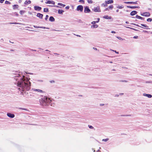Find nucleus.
<instances>
[{"mask_svg": "<svg viewBox=\"0 0 152 152\" xmlns=\"http://www.w3.org/2000/svg\"><path fill=\"white\" fill-rule=\"evenodd\" d=\"M93 10L96 12H100L101 11L99 7H94V9H93Z\"/></svg>", "mask_w": 152, "mask_h": 152, "instance_id": "obj_5", "label": "nucleus"}, {"mask_svg": "<svg viewBox=\"0 0 152 152\" xmlns=\"http://www.w3.org/2000/svg\"><path fill=\"white\" fill-rule=\"evenodd\" d=\"M83 10V6L81 5H79L78 6L77 8V10L78 11H80V12H82Z\"/></svg>", "mask_w": 152, "mask_h": 152, "instance_id": "obj_3", "label": "nucleus"}, {"mask_svg": "<svg viewBox=\"0 0 152 152\" xmlns=\"http://www.w3.org/2000/svg\"><path fill=\"white\" fill-rule=\"evenodd\" d=\"M137 1H136L135 2H133V1H128V2H125L124 3H125L126 4H137Z\"/></svg>", "mask_w": 152, "mask_h": 152, "instance_id": "obj_7", "label": "nucleus"}, {"mask_svg": "<svg viewBox=\"0 0 152 152\" xmlns=\"http://www.w3.org/2000/svg\"><path fill=\"white\" fill-rule=\"evenodd\" d=\"M100 105L101 106H104V104H100Z\"/></svg>", "mask_w": 152, "mask_h": 152, "instance_id": "obj_55", "label": "nucleus"}, {"mask_svg": "<svg viewBox=\"0 0 152 152\" xmlns=\"http://www.w3.org/2000/svg\"><path fill=\"white\" fill-rule=\"evenodd\" d=\"M33 90L34 91H37L40 92L41 93L43 92V91L42 90L40 89H33Z\"/></svg>", "mask_w": 152, "mask_h": 152, "instance_id": "obj_18", "label": "nucleus"}, {"mask_svg": "<svg viewBox=\"0 0 152 152\" xmlns=\"http://www.w3.org/2000/svg\"><path fill=\"white\" fill-rule=\"evenodd\" d=\"M50 7H56L58 8H61V7L59 6H55V5H49Z\"/></svg>", "mask_w": 152, "mask_h": 152, "instance_id": "obj_35", "label": "nucleus"}, {"mask_svg": "<svg viewBox=\"0 0 152 152\" xmlns=\"http://www.w3.org/2000/svg\"><path fill=\"white\" fill-rule=\"evenodd\" d=\"M18 5L17 4H15L13 6V9H15L16 8H18Z\"/></svg>", "mask_w": 152, "mask_h": 152, "instance_id": "obj_22", "label": "nucleus"}, {"mask_svg": "<svg viewBox=\"0 0 152 152\" xmlns=\"http://www.w3.org/2000/svg\"><path fill=\"white\" fill-rule=\"evenodd\" d=\"M141 26H144V24H141Z\"/></svg>", "mask_w": 152, "mask_h": 152, "instance_id": "obj_60", "label": "nucleus"}, {"mask_svg": "<svg viewBox=\"0 0 152 152\" xmlns=\"http://www.w3.org/2000/svg\"><path fill=\"white\" fill-rule=\"evenodd\" d=\"M126 23H127V24H128V23H129V22H128V21H126Z\"/></svg>", "mask_w": 152, "mask_h": 152, "instance_id": "obj_62", "label": "nucleus"}, {"mask_svg": "<svg viewBox=\"0 0 152 152\" xmlns=\"http://www.w3.org/2000/svg\"><path fill=\"white\" fill-rule=\"evenodd\" d=\"M118 11H119V10L118 9V10H116V12H118Z\"/></svg>", "mask_w": 152, "mask_h": 152, "instance_id": "obj_61", "label": "nucleus"}, {"mask_svg": "<svg viewBox=\"0 0 152 152\" xmlns=\"http://www.w3.org/2000/svg\"><path fill=\"white\" fill-rule=\"evenodd\" d=\"M4 1V0H0V2L1 3H2Z\"/></svg>", "mask_w": 152, "mask_h": 152, "instance_id": "obj_49", "label": "nucleus"}, {"mask_svg": "<svg viewBox=\"0 0 152 152\" xmlns=\"http://www.w3.org/2000/svg\"><path fill=\"white\" fill-rule=\"evenodd\" d=\"M141 15L145 17H149L150 16V14L149 12H145L141 14Z\"/></svg>", "mask_w": 152, "mask_h": 152, "instance_id": "obj_4", "label": "nucleus"}, {"mask_svg": "<svg viewBox=\"0 0 152 152\" xmlns=\"http://www.w3.org/2000/svg\"><path fill=\"white\" fill-rule=\"evenodd\" d=\"M5 4H10V2L9 1H5Z\"/></svg>", "mask_w": 152, "mask_h": 152, "instance_id": "obj_42", "label": "nucleus"}, {"mask_svg": "<svg viewBox=\"0 0 152 152\" xmlns=\"http://www.w3.org/2000/svg\"><path fill=\"white\" fill-rule=\"evenodd\" d=\"M40 104L43 106H47L50 105L51 106L54 107L55 105L54 102L50 98L45 96L42 99Z\"/></svg>", "mask_w": 152, "mask_h": 152, "instance_id": "obj_2", "label": "nucleus"}, {"mask_svg": "<svg viewBox=\"0 0 152 152\" xmlns=\"http://www.w3.org/2000/svg\"><path fill=\"white\" fill-rule=\"evenodd\" d=\"M88 3L92 4L93 3V1L91 0H88Z\"/></svg>", "mask_w": 152, "mask_h": 152, "instance_id": "obj_39", "label": "nucleus"}, {"mask_svg": "<svg viewBox=\"0 0 152 152\" xmlns=\"http://www.w3.org/2000/svg\"><path fill=\"white\" fill-rule=\"evenodd\" d=\"M77 37H80V35H77Z\"/></svg>", "mask_w": 152, "mask_h": 152, "instance_id": "obj_63", "label": "nucleus"}, {"mask_svg": "<svg viewBox=\"0 0 152 152\" xmlns=\"http://www.w3.org/2000/svg\"><path fill=\"white\" fill-rule=\"evenodd\" d=\"M7 115L8 116L11 118H13L15 117V115L14 114H12L10 113H7Z\"/></svg>", "mask_w": 152, "mask_h": 152, "instance_id": "obj_8", "label": "nucleus"}, {"mask_svg": "<svg viewBox=\"0 0 152 152\" xmlns=\"http://www.w3.org/2000/svg\"><path fill=\"white\" fill-rule=\"evenodd\" d=\"M88 126L90 129H93L94 128V127L88 125Z\"/></svg>", "mask_w": 152, "mask_h": 152, "instance_id": "obj_45", "label": "nucleus"}, {"mask_svg": "<svg viewBox=\"0 0 152 152\" xmlns=\"http://www.w3.org/2000/svg\"><path fill=\"white\" fill-rule=\"evenodd\" d=\"M34 27L35 28H45V27H39V26H34Z\"/></svg>", "mask_w": 152, "mask_h": 152, "instance_id": "obj_27", "label": "nucleus"}, {"mask_svg": "<svg viewBox=\"0 0 152 152\" xmlns=\"http://www.w3.org/2000/svg\"><path fill=\"white\" fill-rule=\"evenodd\" d=\"M127 7L131 9H134L135 8H139V7L138 6H127Z\"/></svg>", "mask_w": 152, "mask_h": 152, "instance_id": "obj_15", "label": "nucleus"}, {"mask_svg": "<svg viewBox=\"0 0 152 152\" xmlns=\"http://www.w3.org/2000/svg\"><path fill=\"white\" fill-rule=\"evenodd\" d=\"M138 38L137 36H135L133 37V38H134V39H136V38Z\"/></svg>", "mask_w": 152, "mask_h": 152, "instance_id": "obj_51", "label": "nucleus"}, {"mask_svg": "<svg viewBox=\"0 0 152 152\" xmlns=\"http://www.w3.org/2000/svg\"><path fill=\"white\" fill-rule=\"evenodd\" d=\"M14 74L15 75L13 76V77H20V75L19 74Z\"/></svg>", "mask_w": 152, "mask_h": 152, "instance_id": "obj_23", "label": "nucleus"}, {"mask_svg": "<svg viewBox=\"0 0 152 152\" xmlns=\"http://www.w3.org/2000/svg\"><path fill=\"white\" fill-rule=\"evenodd\" d=\"M111 33H115V32L114 31H112L111 32Z\"/></svg>", "mask_w": 152, "mask_h": 152, "instance_id": "obj_54", "label": "nucleus"}, {"mask_svg": "<svg viewBox=\"0 0 152 152\" xmlns=\"http://www.w3.org/2000/svg\"><path fill=\"white\" fill-rule=\"evenodd\" d=\"M91 12L90 10L88 7H85L84 12L85 13H89Z\"/></svg>", "mask_w": 152, "mask_h": 152, "instance_id": "obj_6", "label": "nucleus"}, {"mask_svg": "<svg viewBox=\"0 0 152 152\" xmlns=\"http://www.w3.org/2000/svg\"><path fill=\"white\" fill-rule=\"evenodd\" d=\"M37 81L38 82H43V80H38Z\"/></svg>", "mask_w": 152, "mask_h": 152, "instance_id": "obj_48", "label": "nucleus"}, {"mask_svg": "<svg viewBox=\"0 0 152 152\" xmlns=\"http://www.w3.org/2000/svg\"><path fill=\"white\" fill-rule=\"evenodd\" d=\"M102 6H103L104 7H107V4H106H106H102Z\"/></svg>", "mask_w": 152, "mask_h": 152, "instance_id": "obj_36", "label": "nucleus"}, {"mask_svg": "<svg viewBox=\"0 0 152 152\" xmlns=\"http://www.w3.org/2000/svg\"><path fill=\"white\" fill-rule=\"evenodd\" d=\"M110 50L115 52L116 53H117V54H118V52H117L116 50Z\"/></svg>", "mask_w": 152, "mask_h": 152, "instance_id": "obj_46", "label": "nucleus"}, {"mask_svg": "<svg viewBox=\"0 0 152 152\" xmlns=\"http://www.w3.org/2000/svg\"><path fill=\"white\" fill-rule=\"evenodd\" d=\"M58 5L61 6L63 7H64L65 6V5L64 4L61 3H58Z\"/></svg>", "mask_w": 152, "mask_h": 152, "instance_id": "obj_25", "label": "nucleus"}, {"mask_svg": "<svg viewBox=\"0 0 152 152\" xmlns=\"http://www.w3.org/2000/svg\"><path fill=\"white\" fill-rule=\"evenodd\" d=\"M126 28H129L131 29H132L134 31H138V30H137V29H135V28H130V27H127V26H126L125 27Z\"/></svg>", "mask_w": 152, "mask_h": 152, "instance_id": "obj_24", "label": "nucleus"}, {"mask_svg": "<svg viewBox=\"0 0 152 152\" xmlns=\"http://www.w3.org/2000/svg\"><path fill=\"white\" fill-rule=\"evenodd\" d=\"M144 27H148V26L147 25L144 24Z\"/></svg>", "mask_w": 152, "mask_h": 152, "instance_id": "obj_52", "label": "nucleus"}, {"mask_svg": "<svg viewBox=\"0 0 152 152\" xmlns=\"http://www.w3.org/2000/svg\"><path fill=\"white\" fill-rule=\"evenodd\" d=\"M44 12H48V8H44Z\"/></svg>", "mask_w": 152, "mask_h": 152, "instance_id": "obj_28", "label": "nucleus"}, {"mask_svg": "<svg viewBox=\"0 0 152 152\" xmlns=\"http://www.w3.org/2000/svg\"><path fill=\"white\" fill-rule=\"evenodd\" d=\"M49 20L51 22H53L55 21V19L53 17L51 16L49 18Z\"/></svg>", "mask_w": 152, "mask_h": 152, "instance_id": "obj_20", "label": "nucleus"}, {"mask_svg": "<svg viewBox=\"0 0 152 152\" xmlns=\"http://www.w3.org/2000/svg\"><path fill=\"white\" fill-rule=\"evenodd\" d=\"M109 140V139L107 138L105 139H102V141L104 142H106L108 141Z\"/></svg>", "mask_w": 152, "mask_h": 152, "instance_id": "obj_32", "label": "nucleus"}, {"mask_svg": "<svg viewBox=\"0 0 152 152\" xmlns=\"http://www.w3.org/2000/svg\"><path fill=\"white\" fill-rule=\"evenodd\" d=\"M116 37L118 39H120V40H125V39H123L122 38H121V37Z\"/></svg>", "mask_w": 152, "mask_h": 152, "instance_id": "obj_29", "label": "nucleus"}, {"mask_svg": "<svg viewBox=\"0 0 152 152\" xmlns=\"http://www.w3.org/2000/svg\"><path fill=\"white\" fill-rule=\"evenodd\" d=\"M54 81H52L50 82L51 83H52V82L54 83Z\"/></svg>", "mask_w": 152, "mask_h": 152, "instance_id": "obj_64", "label": "nucleus"}, {"mask_svg": "<svg viewBox=\"0 0 152 152\" xmlns=\"http://www.w3.org/2000/svg\"><path fill=\"white\" fill-rule=\"evenodd\" d=\"M98 27V26L97 25L95 24V25H92L91 26V28H97Z\"/></svg>", "mask_w": 152, "mask_h": 152, "instance_id": "obj_19", "label": "nucleus"}, {"mask_svg": "<svg viewBox=\"0 0 152 152\" xmlns=\"http://www.w3.org/2000/svg\"><path fill=\"white\" fill-rule=\"evenodd\" d=\"M136 17L137 19H140L142 20H143L144 19V18L142 17L137 15H136Z\"/></svg>", "mask_w": 152, "mask_h": 152, "instance_id": "obj_17", "label": "nucleus"}, {"mask_svg": "<svg viewBox=\"0 0 152 152\" xmlns=\"http://www.w3.org/2000/svg\"><path fill=\"white\" fill-rule=\"evenodd\" d=\"M117 7L118 9H121L123 8V7L122 6H117Z\"/></svg>", "mask_w": 152, "mask_h": 152, "instance_id": "obj_34", "label": "nucleus"}, {"mask_svg": "<svg viewBox=\"0 0 152 152\" xmlns=\"http://www.w3.org/2000/svg\"><path fill=\"white\" fill-rule=\"evenodd\" d=\"M69 6H66L65 7V9H66L68 10L69 9Z\"/></svg>", "mask_w": 152, "mask_h": 152, "instance_id": "obj_50", "label": "nucleus"}, {"mask_svg": "<svg viewBox=\"0 0 152 152\" xmlns=\"http://www.w3.org/2000/svg\"><path fill=\"white\" fill-rule=\"evenodd\" d=\"M98 23V22H96V21H94L92 22L91 23L93 24V25H95V23Z\"/></svg>", "mask_w": 152, "mask_h": 152, "instance_id": "obj_33", "label": "nucleus"}, {"mask_svg": "<svg viewBox=\"0 0 152 152\" xmlns=\"http://www.w3.org/2000/svg\"><path fill=\"white\" fill-rule=\"evenodd\" d=\"M48 15H46V17H45V20H47L48 18Z\"/></svg>", "mask_w": 152, "mask_h": 152, "instance_id": "obj_44", "label": "nucleus"}, {"mask_svg": "<svg viewBox=\"0 0 152 152\" xmlns=\"http://www.w3.org/2000/svg\"><path fill=\"white\" fill-rule=\"evenodd\" d=\"M100 20V19L99 18H97V21H96V22H98V23L99 22Z\"/></svg>", "mask_w": 152, "mask_h": 152, "instance_id": "obj_53", "label": "nucleus"}, {"mask_svg": "<svg viewBox=\"0 0 152 152\" xmlns=\"http://www.w3.org/2000/svg\"><path fill=\"white\" fill-rule=\"evenodd\" d=\"M93 49H94V50H97V48H93Z\"/></svg>", "mask_w": 152, "mask_h": 152, "instance_id": "obj_56", "label": "nucleus"}, {"mask_svg": "<svg viewBox=\"0 0 152 152\" xmlns=\"http://www.w3.org/2000/svg\"><path fill=\"white\" fill-rule=\"evenodd\" d=\"M31 51H36V50H35L31 49Z\"/></svg>", "mask_w": 152, "mask_h": 152, "instance_id": "obj_59", "label": "nucleus"}, {"mask_svg": "<svg viewBox=\"0 0 152 152\" xmlns=\"http://www.w3.org/2000/svg\"><path fill=\"white\" fill-rule=\"evenodd\" d=\"M79 2L80 3H84V0H80L79 1Z\"/></svg>", "mask_w": 152, "mask_h": 152, "instance_id": "obj_41", "label": "nucleus"}, {"mask_svg": "<svg viewBox=\"0 0 152 152\" xmlns=\"http://www.w3.org/2000/svg\"><path fill=\"white\" fill-rule=\"evenodd\" d=\"M122 82H127V81H126V80H122Z\"/></svg>", "mask_w": 152, "mask_h": 152, "instance_id": "obj_58", "label": "nucleus"}, {"mask_svg": "<svg viewBox=\"0 0 152 152\" xmlns=\"http://www.w3.org/2000/svg\"><path fill=\"white\" fill-rule=\"evenodd\" d=\"M64 12V11L62 10H58V13L59 14H61Z\"/></svg>", "mask_w": 152, "mask_h": 152, "instance_id": "obj_26", "label": "nucleus"}, {"mask_svg": "<svg viewBox=\"0 0 152 152\" xmlns=\"http://www.w3.org/2000/svg\"><path fill=\"white\" fill-rule=\"evenodd\" d=\"M37 16L40 19H42L43 16V15L40 13H38L37 14Z\"/></svg>", "mask_w": 152, "mask_h": 152, "instance_id": "obj_12", "label": "nucleus"}, {"mask_svg": "<svg viewBox=\"0 0 152 152\" xmlns=\"http://www.w3.org/2000/svg\"><path fill=\"white\" fill-rule=\"evenodd\" d=\"M25 72V73H26V74H30V75H32L33 74V73H28V72Z\"/></svg>", "mask_w": 152, "mask_h": 152, "instance_id": "obj_47", "label": "nucleus"}, {"mask_svg": "<svg viewBox=\"0 0 152 152\" xmlns=\"http://www.w3.org/2000/svg\"><path fill=\"white\" fill-rule=\"evenodd\" d=\"M10 23V24H21V23H16V22H15V23Z\"/></svg>", "mask_w": 152, "mask_h": 152, "instance_id": "obj_31", "label": "nucleus"}, {"mask_svg": "<svg viewBox=\"0 0 152 152\" xmlns=\"http://www.w3.org/2000/svg\"><path fill=\"white\" fill-rule=\"evenodd\" d=\"M105 2L107 4H112L113 3V0H110L107 1H105Z\"/></svg>", "mask_w": 152, "mask_h": 152, "instance_id": "obj_14", "label": "nucleus"}, {"mask_svg": "<svg viewBox=\"0 0 152 152\" xmlns=\"http://www.w3.org/2000/svg\"><path fill=\"white\" fill-rule=\"evenodd\" d=\"M24 11L21 10L20 12V13L22 15L23 13H24Z\"/></svg>", "mask_w": 152, "mask_h": 152, "instance_id": "obj_38", "label": "nucleus"}, {"mask_svg": "<svg viewBox=\"0 0 152 152\" xmlns=\"http://www.w3.org/2000/svg\"><path fill=\"white\" fill-rule=\"evenodd\" d=\"M132 24L133 25H135L136 26H138V27H141L140 26H139L138 25V24H136L135 23H132Z\"/></svg>", "mask_w": 152, "mask_h": 152, "instance_id": "obj_43", "label": "nucleus"}, {"mask_svg": "<svg viewBox=\"0 0 152 152\" xmlns=\"http://www.w3.org/2000/svg\"><path fill=\"white\" fill-rule=\"evenodd\" d=\"M143 96H146L149 98H151L152 96L150 94H147L145 93H144L143 94Z\"/></svg>", "mask_w": 152, "mask_h": 152, "instance_id": "obj_11", "label": "nucleus"}, {"mask_svg": "<svg viewBox=\"0 0 152 152\" xmlns=\"http://www.w3.org/2000/svg\"><path fill=\"white\" fill-rule=\"evenodd\" d=\"M147 21L148 22H151L152 21V19L151 18H149L147 19Z\"/></svg>", "mask_w": 152, "mask_h": 152, "instance_id": "obj_30", "label": "nucleus"}, {"mask_svg": "<svg viewBox=\"0 0 152 152\" xmlns=\"http://www.w3.org/2000/svg\"><path fill=\"white\" fill-rule=\"evenodd\" d=\"M19 109H21V110H26V111L28 110L27 109H26V108H19Z\"/></svg>", "mask_w": 152, "mask_h": 152, "instance_id": "obj_37", "label": "nucleus"}, {"mask_svg": "<svg viewBox=\"0 0 152 152\" xmlns=\"http://www.w3.org/2000/svg\"><path fill=\"white\" fill-rule=\"evenodd\" d=\"M113 6L112 5H111L109 6L108 7V8H109L110 9H112L113 8Z\"/></svg>", "mask_w": 152, "mask_h": 152, "instance_id": "obj_40", "label": "nucleus"}, {"mask_svg": "<svg viewBox=\"0 0 152 152\" xmlns=\"http://www.w3.org/2000/svg\"><path fill=\"white\" fill-rule=\"evenodd\" d=\"M137 12L135 11H132L130 13V15L132 16H133L137 14Z\"/></svg>", "mask_w": 152, "mask_h": 152, "instance_id": "obj_13", "label": "nucleus"}, {"mask_svg": "<svg viewBox=\"0 0 152 152\" xmlns=\"http://www.w3.org/2000/svg\"><path fill=\"white\" fill-rule=\"evenodd\" d=\"M103 18L105 19H110L111 18L110 16H109L108 15H105L103 17Z\"/></svg>", "mask_w": 152, "mask_h": 152, "instance_id": "obj_16", "label": "nucleus"}, {"mask_svg": "<svg viewBox=\"0 0 152 152\" xmlns=\"http://www.w3.org/2000/svg\"><path fill=\"white\" fill-rule=\"evenodd\" d=\"M46 4H53L54 5L55 4V2L54 1H50L48 0L46 1V2H45Z\"/></svg>", "mask_w": 152, "mask_h": 152, "instance_id": "obj_10", "label": "nucleus"}, {"mask_svg": "<svg viewBox=\"0 0 152 152\" xmlns=\"http://www.w3.org/2000/svg\"><path fill=\"white\" fill-rule=\"evenodd\" d=\"M25 77V76L23 75L22 77H20L19 79H16V80H19L17 83H15L19 87V89L20 90L23 91L28 90L30 88L31 83L28 78L26 79Z\"/></svg>", "mask_w": 152, "mask_h": 152, "instance_id": "obj_1", "label": "nucleus"}, {"mask_svg": "<svg viewBox=\"0 0 152 152\" xmlns=\"http://www.w3.org/2000/svg\"><path fill=\"white\" fill-rule=\"evenodd\" d=\"M34 10H36L40 11L41 10V7L37 6H35L34 7Z\"/></svg>", "mask_w": 152, "mask_h": 152, "instance_id": "obj_9", "label": "nucleus"}, {"mask_svg": "<svg viewBox=\"0 0 152 152\" xmlns=\"http://www.w3.org/2000/svg\"><path fill=\"white\" fill-rule=\"evenodd\" d=\"M31 3V1L30 0L26 1L25 2L24 4L26 5H27L28 4H30Z\"/></svg>", "mask_w": 152, "mask_h": 152, "instance_id": "obj_21", "label": "nucleus"}, {"mask_svg": "<svg viewBox=\"0 0 152 152\" xmlns=\"http://www.w3.org/2000/svg\"><path fill=\"white\" fill-rule=\"evenodd\" d=\"M105 11L109 10L108 8H106L105 9Z\"/></svg>", "mask_w": 152, "mask_h": 152, "instance_id": "obj_57", "label": "nucleus"}]
</instances>
